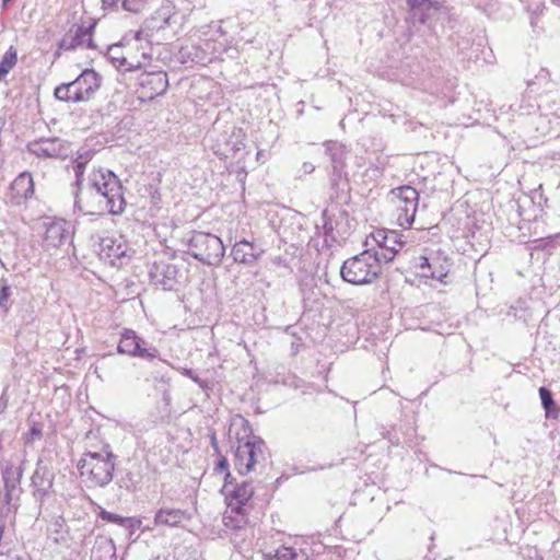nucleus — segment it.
<instances>
[{
  "label": "nucleus",
  "mask_w": 560,
  "mask_h": 560,
  "mask_svg": "<svg viewBox=\"0 0 560 560\" xmlns=\"http://www.w3.org/2000/svg\"><path fill=\"white\" fill-rule=\"evenodd\" d=\"M325 152L329 156L331 162V183L332 185H335L336 182L340 179L345 174L343 171L346 167V161L349 154V150L347 149L346 145L339 142L328 141L325 143Z\"/></svg>",
  "instance_id": "18"
},
{
  "label": "nucleus",
  "mask_w": 560,
  "mask_h": 560,
  "mask_svg": "<svg viewBox=\"0 0 560 560\" xmlns=\"http://www.w3.org/2000/svg\"><path fill=\"white\" fill-rule=\"evenodd\" d=\"M556 240H560V234L555 235Z\"/></svg>",
  "instance_id": "48"
},
{
  "label": "nucleus",
  "mask_w": 560,
  "mask_h": 560,
  "mask_svg": "<svg viewBox=\"0 0 560 560\" xmlns=\"http://www.w3.org/2000/svg\"><path fill=\"white\" fill-rule=\"evenodd\" d=\"M223 491L226 505L240 509L245 508L254 494V488L248 481H242L235 486L231 481H226L223 486Z\"/></svg>",
  "instance_id": "17"
},
{
  "label": "nucleus",
  "mask_w": 560,
  "mask_h": 560,
  "mask_svg": "<svg viewBox=\"0 0 560 560\" xmlns=\"http://www.w3.org/2000/svg\"><path fill=\"white\" fill-rule=\"evenodd\" d=\"M28 151L45 159H66L71 153L70 144L59 138H42L39 140L30 142Z\"/></svg>",
  "instance_id": "12"
},
{
  "label": "nucleus",
  "mask_w": 560,
  "mask_h": 560,
  "mask_svg": "<svg viewBox=\"0 0 560 560\" xmlns=\"http://www.w3.org/2000/svg\"><path fill=\"white\" fill-rule=\"evenodd\" d=\"M107 56L118 69H124L125 71L136 70L142 66L141 60L136 56L129 51L122 52L121 45L118 44L108 48Z\"/></svg>",
  "instance_id": "22"
},
{
  "label": "nucleus",
  "mask_w": 560,
  "mask_h": 560,
  "mask_svg": "<svg viewBox=\"0 0 560 560\" xmlns=\"http://www.w3.org/2000/svg\"><path fill=\"white\" fill-rule=\"evenodd\" d=\"M222 522L225 528L241 530L248 524V517L245 508L226 506L223 513Z\"/></svg>",
  "instance_id": "26"
},
{
  "label": "nucleus",
  "mask_w": 560,
  "mask_h": 560,
  "mask_svg": "<svg viewBox=\"0 0 560 560\" xmlns=\"http://www.w3.org/2000/svg\"><path fill=\"white\" fill-rule=\"evenodd\" d=\"M98 240V255L102 258L109 259L110 264L114 265L115 260L127 256L129 247L121 236H106Z\"/></svg>",
  "instance_id": "19"
},
{
  "label": "nucleus",
  "mask_w": 560,
  "mask_h": 560,
  "mask_svg": "<svg viewBox=\"0 0 560 560\" xmlns=\"http://www.w3.org/2000/svg\"><path fill=\"white\" fill-rule=\"evenodd\" d=\"M142 58L147 59L145 52H142Z\"/></svg>",
  "instance_id": "49"
},
{
  "label": "nucleus",
  "mask_w": 560,
  "mask_h": 560,
  "mask_svg": "<svg viewBox=\"0 0 560 560\" xmlns=\"http://www.w3.org/2000/svg\"><path fill=\"white\" fill-rule=\"evenodd\" d=\"M322 218L325 235L331 241L343 238L349 233L350 224L346 211L326 209L323 211Z\"/></svg>",
  "instance_id": "15"
},
{
  "label": "nucleus",
  "mask_w": 560,
  "mask_h": 560,
  "mask_svg": "<svg viewBox=\"0 0 560 560\" xmlns=\"http://www.w3.org/2000/svg\"><path fill=\"white\" fill-rule=\"evenodd\" d=\"M419 269L421 276L428 279L443 281L448 273L446 265L441 264L438 258L420 257Z\"/></svg>",
  "instance_id": "25"
},
{
  "label": "nucleus",
  "mask_w": 560,
  "mask_h": 560,
  "mask_svg": "<svg viewBox=\"0 0 560 560\" xmlns=\"http://www.w3.org/2000/svg\"><path fill=\"white\" fill-rule=\"evenodd\" d=\"M91 185L109 205V214H121L126 207L122 186L119 178L109 170H93L89 174Z\"/></svg>",
  "instance_id": "5"
},
{
  "label": "nucleus",
  "mask_w": 560,
  "mask_h": 560,
  "mask_svg": "<svg viewBox=\"0 0 560 560\" xmlns=\"http://www.w3.org/2000/svg\"><path fill=\"white\" fill-rule=\"evenodd\" d=\"M190 518V515L185 510L173 509V508H161L156 511L154 515V525L155 526H168V527H177L184 521Z\"/></svg>",
  "instance_id": "23"
},
{
  "label": "nucleus",
  "mask_w": 560,
  "mask_h": 560,
  "mask_svg": "<svg viewBox=\"0 0 560 560\" xmlns=\"http://www.w3.org/2000/svg\"><path fill=\"white\" fill-rule=\"evenodd\" d=\"M103 4L104 5H107V7H114L116 5L118 2H121L122 3V0H102Z\"/></svg>",
  "instance_id": "43"
},
{
  "label": "nucleus",
  "mask_w": 560,
  "mask_h": 560,
  "mask_svg": "<svg viewBox=\"0 0 560 560\" xmlns=\"http://www.w3.org/2000/svg\"><path fill=\"white\" fill-rule=\"evenodd\" d=\"M178 269L165 260L154 261L150 269L152 282L163 290H173L177 283Z\"/></svg>",
  "instance_id": "16"
},
{
  "label": "nucleus",
  "mask_w": 560,
  "mask_h": 560,
  "mask_svg": "<svg viewBox=\"0 0 560 560\" xmlns=\"http://www.w3.org/2000/svg\"><path fill=\"white\" fill-rule=\"evenodd\" d=\"M372 241L376 244V250L385 249L388 231L386 230H377L372 235ZM375 250V248H373Z\"/></svg>",
  "instance_id": "34"
},
{
  "label": "nucleus",
  "mask_w": 560,
  "mask_h": 560,
  "mask_svg": "<svg viewBox=\"0 0 560 560\" xmlns=\"http://www.w3.org/2000/svg\"><path fill=\"white\" fill-rule=\"evenodd\" d=\"M95 27V23H91L89 26L74 25L72 26L61 38L59 43V49L62 50H74L77 48H96L92 35Z\"/></svg>",
  "instance_id": "13"
},
{
  "label": "nucleus",
  "mask_w": 560,
  "mask_h": 560,
  "mask_svg": "<svg viewBox=\"0 0 560 560\" xmlns=\"http://www.w3.org/2000/svg\"><path fill=\"white\" fill-rule=\"evenodd\" d=\"M228 468H229V463H228V459L225 457L220 458L219 462L217 463L215 468H214L217 472H224L225 474V482L228 481V478L231 477V474L228 470Z\"/></svg>",
  "instance_id": "37"
},
{
  "label": "nucleus",
  "mask_w": 560,
  "mask_h": 560,
  "mask_svg": "<svg viewBox=\"0 0 560 560\" xmlns=\"http://www.w3.org/2000/svg\"><path fill=\"white\" fill-rule=\"evenodd\" d=\"M405 245L404 235L397 231L388 230V237L385 249L374 250L377 254L378 260L383 264L390 262L396 254L402 249Z\"/></svg>",
  "instance_id": "24"
},
{
  "label": "nucleus",
  "mask_w": 560,
  "mask_h": 560,
  "mask_svg": "<svg viewBox=\"0 0 560 560\" xmlns=\"http://www.w3.org/2000/svg\"><path fill=\"white\" fill-rule=\"evenodd\" d=\"M32 480L34 486L36 487V491L42 492L43 494L46 493L52 486L51 478H45L44 475H40L39 470L35 471Z\"/></svg>",
  "instance_id": "30"
},
{
  "label": "nucleus",
  "mask_w": 560,
  "mask_h": 560,
  "mask_svg": "<svg viewBox=\"0 0 560 560\" xmlns=\"http://www.w3.org/2000/svg\"><path fill=\"white\" fill-rule=\"evenodd\" d=\"M148 0H122V9L132 12V13H139L141 12Z\"/></svg>",
  "instance_id": "32"
},
{
  "label": "nucleus",
  "mask_w": 560,
  "mask_h": 560,
  "mask_svg": "<svg viewBox=\"0 0 560 560\" xmlns=\"http://www.w3.org/2000/svg\"><path fill=\"white\" fill-rule=\"evenodd\" d=\"M209 147L211 151L221 160L244 159V139L245 135L241 128L228 126L220 131L217 126L209 132Z\"/></svg>",
  "instance_id": "4"
},
{
  "label": "nucleus",
  "mask_w": 560,
  "mask_h": 560,
  "mask_svg": "<svg viewBox=\"0 0 560 560\" xmlns=\"http://www.w3.org/2000/svg\"><path fill=\"white\" fill-rule=\"evenodd\" d=\"M34 195V182L31 173L22 172L10 187L11 201L19 206Z\"/></svg>",
  "instance_id": "20"
},
{
  "label": "nucleus",
  "mask_w": 560,
  "mask_h": 560,
  "mask_svg": "<svg viewBox=\"0 0 560 560\" xmlns=\"http://www.w3.org/2000/svg\"><path fill=\"white\" fill-rule=\"evenodd\" d=\"M407 3L411 9H423L428 5L429 0H407Z\"/></svg>",
  "instance_id": "40"
},
{
  "label": "nucleus",
  "mask_w": 560,
  "mask_h": 560,
  "mask_svg": "<svg viewBox=\"0 0 560 560\" xmlns=\"http://www.w3.org/2000/svg\"><path fill=\"white\" fill-rule=\"evenodd\" d=\"M78 469L88 488H103L113 480L114 455L107 451L84 453Z\"/></svg>",
  "instance_id": "1"
},
{
  "label": "nucleus",
  "mask_w": 560,
  "mask_h": 560,
  "mask_svg": "<svg viewBox=\"0 0 560 560\" xmlns=\"http://www.w3.org/2000/svg\"><path fill=\"white\" fill-rule=\"evenodd\" d=\"M266 459V444L258 436L238 440L234 452V466L241 475L250 472L254 467Z\"/></svg>",
  "instance_id": "9"
},
{
  "label": "nucleus",
  "mask_w": 560,
  "mask_h": 560,
  "mask_svg": "<svg viewBox=\"0 0 560 560\" xmlns=\"http://www.w3.org/2000/svg\"><path fill=\"white\" fill-rule=\"evenodd\" d=\"M553 3H556L557 5H560V0H551Z\"/></svg>",
  "instance_id": "47"
},
{
  "label": "nucleus",
  "mask_w": 560,
  "mask_h": 560,
  "mask_svg": "<svg viewBox=\"0 0 560 560\" xmlns=\"http://www.w3.org/2000/svg\"><path fill=\"white\" fill-rule=\"evenodd\" d=\"M128 518L131 521V523H128V525H124V527L135 529L140 526V524H141L140 520H137L133 517H128Z\"/></svg>",
  "instance_id": "41"
},
{
  "label": "nucleus",
  "mask_w": 560,
  "mask_h": 560,
  "mask_svg": "<svg viewBox=\"0 0 560 560\" xmlns=\"http://www.w3.org/2000/svg\"><path fill=\"white\" fill-rule=\"evenodd\" d=\"M117 352L131 358H138L148 362L159 358V350L155 346L144 340L135 330L124 328L117 346Z\"/></svg>",
  "instance_id": "10"
},
{
  "label": "nucleus",
  "mask_w": 560,
  "mask_h": 560,
  "mask_svg": "<svg viewBox=\"0 0 560 560\" xmlns=\"http://www.w3.org/2000/svg\"><path fill=\"white\" fill-rule=\"evenodd\" d=\"M7 401L3 399V395L0 398V413L4 410Z\"/></svg>",
  "instance_id": "46"
},
{
  "label": "nucleus",
  "mask_w": 560,
  "mask_h": 560,
  "mask_svg": "<svg viewBox=\"0 0 560 560\" xmlns=\"http://www.w3.org/2000/svg\"><path fill=\"white\" fill-rule=\"evenodd\" d=\"M130 35H132V39H135L136 43L141 40V31L131 32Z\"/></svg>",
  "instance_id": "44"
},
{
  "label": "nucleus",
  "mask_w": 560,
  "mask_h": 560,
  "mask_svg": "<svg viewBox=\"0 0 560 560\" xmlns=\"http://www.w3.org/2000/svg\"><path fill=\"white\" fill-rule=\"evenodd\" d=\"M187 244L188 253L208 266H218L225 253L221 238L207 232L194 231Z\"/></svg>",
  "instance_id": "7"
},
{
  "label": "nucleus",
  "mask_w": 560,
  "mask_h": 560,
  "mask_svg": "<svg viewBox=\"0 0 560 560\" xmlns=\"http://www.w3.org/2000/svg\"><path fill=\"white\" fill-rule=\"evenodd\" d=\"M18 61V51L11 46L2 56L0 61V81L13 69Z\"/></svg>",
  "instance_id": "27"
},
{
  "label": "nucleus",
  "mask_w": 560,
  "mask_h": 560,
  "mask_svg": "<svg viewBox=\"0 0 560 560\" xmlns=\"http://www.w3.org/2000/svg\"><path fill=\"white\" fill-rule=\"evenodd\" d=\"M314 170H315V166H314L312 163L305 162V163L303 164V171H304V173H306V174H311L312 172H314Z\"/></svg>",
  "instance_id": "42"
},
{
  "label": "nucleus",
  "mask_w": 560,
  "mask_h": 560,
  "mask_svg": "<svg viewBox=\"0 0 560 560\" xmlns=\"http://www.w3.org/2000/svg\"><path fill=\"white\" fill-rule=\"evenodd\" d=\"M382 271V262L373 248H369L347 259L340 269V275L346 282L354 285L372 283Z\"/></svg>",
  "instance_id": "3"
},
{
  "label": "nucleus",
  "mask_w": 560,
  "mask_h": 560,
  "mask_svg": "<svg viewBox=\"0 0 560 560\" xmlns=\"http://www.w3.org/2000/svg\"><path fill=\"white\" fill-rule=\"evenodd\" d=\"M539 396H540V400H541V406H542V408L546 411V416L549 417L550 412H551V408L555 405V400H553L552 394H551V392L548 388L540 387L539 388Z\"/></svg>",
  "instance_id": "31"
},
{
  "label": "nucleus",
  "mask_w": 560,
  "mask_h": 560,
  "mask_svg": "<svg viewBox=\"0 0 560 560\" xmlns=\"http://www.w3.org/2000/svg\"><path fill=\"white\" fill-rule=\"evenodd\" d=\"M97 516L105 522L118 524L119 526L128 525L131 521L128 517H122L118 514L106 511L103 508H100Z\"/></svg>",
  "instance_id": "29"
},
{
  "label": "nucleus",
  "mask_w": 560,
  "mask_h": 560,
  "mask_svg": "<svg viewBox=\"0 0 560 560\" xmlns=\"http://www.w3.org/2000/svg\"><path fill=\"white\" fill-rule=\"evenodd\" d=\"M44 246L46 248H58L71 240L72 225L63 219H49L44 222Z\"/></svg>",
  "instance_id": "14"
},
{
  "label": "nucleus",
  "mask_w": 560,
  "mask_h": 560,
  "mask_svg": "<svg viewBox=\"0 0 560 560\" xmlns=\"http://www.w3.org/2000/svg\"><path fill=\"white\" fill-rule=\"evenodd\" d=\"M86 163L88 159L83 160L82 156H80L75 160L73 165L75 174L74 209L90 215L109 213V205H107L106 200L102 198V195L91 185L89 177L88 184H83Z\"/></svg>",
  "instance_id": "2"
},
{
  "label": "nucleus",
  "mask_w": 560,
  "mask_h": 560,
  "mask_svg": "<svg viewBox=\"0 0 560 560\" xmlns=\"http://www.w3.org/2000/svg\"><path fill=\"white\" fill-rule=\"evenodd\" d=\"M12 290L11 287L8 284H2L0 287V307L8 312L10 308L9 299L11 296Z\"/></svg>",
  "instance_id": "35"
},
{
  "label": "nucleus",
  "mask_w": 560,
  "mask_h": 560,
  "mask_svg": "<svg viewBox=\"0 0 560 560\" xmlns=\"http://www.w3.org/2000/svg\"><path fill=\"white\" fill-rule=\"evenodd\" d=\"M277 560H296L298 553L291 547H280L276 550L273 556Z\"/></svg>",
  "instance_id": "33"
},
{
  "label": "nucleus",
  "mask_w": 560,
  "mask_h": 560,
  "mask_svg": "<svg viewBox=\"0 0 560 560\" xmlns=\"http://www.w3.org/2000/svg\"><path fill=\"white\" fill-rule=\"evenodd\" d=\"M8 475H9V472L5 471L3 475V480H4L5 489H7L5 501L9 503L10 497H11L12 492H14L16 490V487H15L14 480L12 482H10Z\"/></svg>",
  "instance_id": "38"
},
{
  "label": "nucleus",
  "mask_w": 560,
  "mask_h": 560,
  "mask_svg": "<svg viewBox=\"0 0 560 560\" xmlns=\"http://www.w3.org/2000/svg\"><path fill=\"white\" fill-rule=\"evenodd\" d=\"M101 85L100 75L92 69H85L72 82L62 83L55 89L58 101L81 103L89 101Z\"/></svg>",
  "instance_id": "6"
},
{
  "label": "nucleus",
  "mask_w": 560,
  "mask_h": 560,
  "mask_svg": "<svg viewBox=\"0 0 560 560\" xmlns=\"http://www.w3.org/2000/svg\"><path fill=\"white\" fill-rule=\"evenodd\" d=\"M390 202L397 225L410 228L418 209L419 192L411 186L395 188L392 190Z\"/></svg>",
  "instance_id": "8"
},
{
  "label": "nucleus",
  "mask_w": 560,
  "mask_h": 560,
  "mask_svg": "<svg viewBox=\"0 0 560 560\" xmlns=\"http://www.w3.org/2000/svg\"><path fill=\"white\" fill-rule=\"evenodd\" d=\"M183 374L189 378H191L196 384H198L200 387H205L206 383L200 377H198L192 370L190 369H184Z\"/></svg>",
  "instance_id": "39"
},
{
  "label": "nucleus",
  "mask_w": 560,
  "mask_h": 560,
  "mask_svg": "<svg viewBox=\"0 0 560 560\" xmlns=\"http://www.w3.org/2000/svg\"><path fill=\"white\" fill-rule=\"evenodd\" d=\"M63 523H65V521L61 517H58L48 527V538L51 539L55 544H60L66 540V537L63 534Z\"/></svg>",
  "instance_id": "28"
},
{
  "label": "nucleus",
  "mask_w": 560,
  "mask_h": 560,
  "mask_svg": "<svg viewBox=\"0 0 560 560\" xmlns=\"http://www.w3.org/2000/svg\"><path fill=\"white\" fill-rule=\"evenodd\" d=\"M264 254V249L247 240H241L232 247L231 255L235 262L252 266Z\"/></svg>",
  "instance_id": "21"
},
{
  "label": "nucleus",
  "mask_w": 560,
  "mask_h": 560,
  "mask_svg": "<svg viewBox=\"0 0 560 560\" xmlns=\"http://www.w3.org/2000/svg\"><path fill=\"white\" fill-rule=\"evenodd\" d=\"M302 345L300 342H292L291 350L293 354H296L300 351Z\"/></svg>",
  "instance_id": "45"
},
{
  "label": "nucleus",
  "mask_w": 560,
  "mask_h": 560,
  "mask_svg": "<svg viewBox=\"0 0 560 560\" xmlns=\"http://www.w3.org/2000/svg\"><path fill=\"white\" fill-rule=\"evenodd\" d=\"M43 436L42 429L37 425H33L25 436V443L31 444L37 440H40Z\"/></svg>",
  "instance_id": "36"
},
{
  "label": "nucleus",
  "mask_w": 560,
  "mask_h": 560,
  "mask_svg": "<svg viewBox=\"0 0 560 560\" xmlns=\"http://www.w3.org/2000/svg\"><path fill=\"white\" fill-rule=\"evenodd\" d=\"M137 93L141 100H153L165 93L168 86L164 71L141 72L137 78Z\"/></svg>",
  "instance_id": "11"
}]
</instances>
